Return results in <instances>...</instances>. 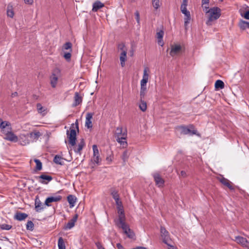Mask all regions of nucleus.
Listing matches in <instances>:
<instances>
[{
    "mask_svg": "<svg viewBox=\"0 0 249 249\" xmlns=\"http://www.w3.org/2000/svg\"><path fill=\"white\" fill-rule=\"evenodd\" d=\"M76 132H79V126L77 120L75 123L72 124L70 126V129L67 130V136L69 140V144L72 147L73 151L76 153H80L81 151L85 146V142L84 139H81L78 143L76 144Z\"/></svg>",
    "mask_w": 249,
    "mask_h": 249,
    "instance_id": "1",
    "label": "nucleus"
},
{
    "mask_svg": "<svg viewBox=\"0 0 249 249\" xmlns=\"http://www.w3.org/2000/svg\"><path fill=\"white\" fill-rule=\"evenodd\" d=\"M208 15V19L206 24L208 26H211L212 22L218 19L221 16V10L218 7H213L211 8L210 10L206 12Z\"/></svg>",
    "mask_w": 249,
    "mask_h": 249,
    "instance_id": "2",
    "label": "nucleus"
},
{
    "mask_svg": "<svg viewBox=\"0 0 249 249\" xmlns=\"http://www.w3.org/2000/svg\"><path fill=\"white\" fill-rule=\"evenodd\" d=\"M149 69L147 67L144 68L143 70L142 79L141 81V89L140 96V98L144 99L146 91V84L149 79V74L148 71Z\"/></svg>",
    "mask_w": 249,
    "mask_h": 249,
    "instance_id": "3",
    "label": "nucleus"
},
{
    "mask_svg": "<svg viewBox=\"0 0 249 249\" xmlns=\"http://www.w3.org/2000/svg\"><path fill=\"white\" fill-rule=\"evenodd\" d=\"M176 128L179 130L181 134L199 136V134L198 133L197 130L195 129L194 125L193 124H190L188 126L184 125L178 126Z\"/></svg>",
    "mask_w": 249,
    "mask_h": 249,
    "instance_id": "4",
    "label": "nucleus"
},
{
    "mask_svg": "<svg viewBox=\"0 0 249 249\" xmlns=\"http://www.w3.org/2000/svg\"><path fill=\"white\" fill-rule=\"evenodd\" d=\"M93 156L91 160V162L94 166H97L101 164L102 159L100 156L99 152L96 144L92 145Z\"/></svg>",
    "mask_w": 249,
    "mask_h": 249,
    "instance_id": "5",
    "label": "nucleus"
},
{
    "mask_svg": "<svg viewBox=\"0 0 249 249\" xmlns=\"http://www.w3.org/2000/svg\"><path fill=\"white\" fill-rule=\"evenodd\" d=\"M60 76V70L58 68L54 69L50 77V84L53 88H56Z\"/></svg>",
    "mask_w": 249,
    "mask_h": 249,
    "instance_id": "6",
    "label": "nucleus"
},
{
    "mask_svg": "<svg viewBox=\"0 0 249 249\" xmlns=\"http://www.w3.org/2000/svg\"><path fill=\"white\" fill-rule=\"evenodd\" d=\"M5 136L4 139L12 142H17L18 141V137L12 132V127H7V129L2 133Z\"/></svg>",
    "mask_w": 249,
    "mask_h": 249,
    "instance_id": "7",
    "label": "nucleus"
},
{
    "mask_svg": "<svg viewBox=\"0 0 249 249\" xmlns=\"http://www.w3.org/2000/svg\"><path fill=\"white\" fill-rule=\"evenodd\" d=\"M119 214L118 218L114 220L115 225L118 227H120L122 226H124L126 224L125 222V216L124 211H120L118 212Z\"/></svg>",
    "mask_w": 249,
    "mask_h": 249,
    "instance_id": "8",
    "label": "nucleus"
},
{
    "mask_svg": "<svg viewBox=\"0 0 249 249\" xmlns=\"http://www.w3.org/2000/svg\"><path fill=\"white\" fill-rule=\"evenodd\" d=\"M160 233L162 241L164 244H167L168 242H172V240L170 237L169 232L165 229L164 227H160Z\"/></svg>",
    "mask_w": 249,
    "mask_h": 249,
    "instance_id": "9",
    "label": "nucleus"
},
{
    "mask_svg": "<svg viewBox=\"0 0 249 249\" xmlns=\"http://www.w3.org/2000/svg\"><path fill=\"white\" fill-rule=\"evenodd\" d=\"M180 10L182 14L185 16L184 18V26L186 29L191 21V14L190 12L187 10V7H180Z\"/></svg>",
    "mask_w": 249,
    "mask_h": 249,
    "instance_id": "10",
    "label": "nucleus"
},
{
    "mask_svg": "<svg viewBox=\"0 0 249 249\" xmlns=\"http://www.w3.org/2000/svg\"><path fill=\"white\" fill-rule=\"evenodd\" d=\"M153 177L155 182L156 185L159 187H163L164 184V180L161 178L158 173H155L153 174Z\"/></svg>",
    "mask_w": 249,
    "mask_h": 249,
    "instance_id": "11",
    "label": "nucleus"
},
{
    "mask_svg": "<svg viewBox=\"0 0 249 249\" xmlns=\"http://www.w3.org/2000/svg\"><path fill=\"white\" fill-rule=\"evenodd\" d=\"M234 240L236 243L241 245L243 247L249 249V241L246 238L240 236H237L235 237Z\"/></svg>",
    "mask_w": 249,
    "mask_h": 249,
    "instance_id": "12",
    "label": "nucleus"
},
{
    "mask_svg": "<svg viewBox=\"0 0 249 249\" xmlns=\"http://www.w3.org/2000/svg\"><path fill=\"white\" fill-rule=\"evenodd\" d=\"M181 50V47L180 45H175L171 46V51L170 52V55L174 57L177 55H178Z\"/></svg>",
    "mask_w": 249,
    "mask_h": 249,
    "instance_id": "13",
    "label": "nucleus"
},
{
    "mask_svg": "<svg viewBox=\"0 0 249 249\" xmlns=\"http://www.w3.org/2000/svg\"><path fill=\"white\" fill-rule=\"evenodd\" d=\"M127 137L126 131L124 132L123 136L116 137V141L121 144L123 146L125 147L127 146V143L126 141Z\"/></svg>",
    "mask_w": 249,
    "mask_h": 249,
    "instance_id": "14",
    "label": "nucleus"
},
{
    "mask_svg": "<svg viewBox=\"0 0 249 249\" xmlns=\"http://www.w3.org/2000/svg\"><path fill=\"white\" fill-rule=\"evenodd\" d=\"M61 199L62 196L59 195L48 197L46 198L45 201V204L47 206H50L49 204L50 203L57 202L60 201Z\"/></svg>",
    "mask_w": 249,
    "mask_h": 249,
    "instance_id": "15",
    "label": "nucleus"
},
{
    "mask_svg": "<svg viewBox=\"0 0 249 249\" xmlns=\"http://www.w3.org/2000/svg\"><path fill=\"white\" fill-rule=\"evenodd\" d=\"M39 182L42 184H47L49 182L51 181L53 178L51 176L42 174L38 177Z\"/></svg>",
    "mask_w": 249,
    "mask_h": 249,
    "instance_id": "16",
    "label": "nucleus"
},
{
    "mask_svg": "<svg viewBox=\"0 0 249 249\" xmlns=\"http://www.w3.org/2000/svg\"><path fill=\"white\" fill-rule=\"evenodd\" d=\"M119 228H122L123 230L124 233L127 235L128 238H133L134 237L135 234L134 232L131 230L127 224L124 225V226H122L119 227Z\"/></svg>",
    "mask_w": 249,
    "mask_h": 249,
    "instance_id": "17",
    "label": "nucleus"
},
{
    "mask_svg": "<svg viewBox=\"0 0 249 249\" xmlns=\"http://www.w3.org/2000/svg\"><path fill=\"white\" fill-rule=\"evenodd\" d=\"M93 114L89 112L87 114L86 117L85 126L88 128H91L92 127L91 119Z\"/></svg>",
    "mask_w": 249,
    "mask_h": 249,
    "instance_id": "18",
    "label": "nucleus"
},
{
    "mask_svg": "<svg viewBox=\"0 0 249 249\" xmlns=\"http://www.w3.org/2000/svg\"><path fill=\"white\" fill-rule=\"evenodd\" d=\"M11 127V124L7 121H3L0 118V128L1 133H3L7 129V127Z\"/></svg>",
    "mask_w": 249,
    "mask_h": 249,
    "instance_id": "19",
    "label": "nucleus"
},
{
    "mask_svg": "<svg viewBox=\"0 0 249 249\" xmlns=\"http://www.w3.org/2000/svg\"><path fill=\"white\" fill-rule=\"evenodd\" d=\"M82 102V97L80 96L78 92H76L74 94V102L72 104V107H75L80 104Z\"/></svg>",
    "mask_w": 249,
    "mask_h": 249,
    "instance_id": "20",
    "label": "nucleus"
},
{
    "mask_svg": "<svg viewBox=\"0 0 249 249\" xmlns=\"http://www.w3.org/2000/svg\"><path fill=\"white\" fill-rule=\"evenodd\" d=\"M78 218L77 214H75L72 219H71L66 224L65 229H71L74 226L75 223Z\"/></svg>",
    "mask_w": 249,
    "mask_h": 249,
    "instance_id": "21",
    "label": "nucleus"
},
{
    "mask_svg": "<svg viewBox=\"0 0 249 249\" xmlns=\"http://www.w3.org/2000/svg\"><path fill=\"white\" fill-rule=\"evenodd\" d=\"M219 181L224 185L227 186L231 190H234V188L231 184V182L227 178L222 177L219 179Z\"/></svg>",
    "mask_w": 249,
    "mask_h": 249,
    "instance_id": "22",
    "label": "nucleus"
},
{
    "mask_svg": "<svg viewBox=\"0 0 249 249\" xmlns=\"http://www.w3.org/2000/svg\"><path fill=\"white\" fill-rule=\"evenodd\" d=\"M126 54L127 50H123L120 54V60L121 65L122 67H124L125 66V62L126 60Z\"/></svg>",
    "mask_w": 249,
    "mask_h": 249,
    "instance_id": "23",
    "label": "nucleus"
},
{
    "mask_svg": "<svg viewBox=\"0 0 249 249\" xmlns=\"http://www.w3.org/2000/svg\"><path fill=\"white\" fill-rule=\"evenodd\" d=\"M28 217V214L25 213L18 212L16 213L14 218L18 221H22Z\"/></svg>",
    "mask_w": 249,
    "mask_h": 249,
    "instance_id": "24",
    "label": "nucleus"
},
{
    "mask_svg": "<svg viewBox=\"0 0 249 249\" xmlns=\"http://www.w3.org/2000/svg\"><path fill=\"white\" fill-rule=\"evenodd\" d=\"M35 209L37 212H40L43 209V206L38 198L35 199Z\"/></svg>",
    "mask_w": 249,
    "mask_h": 249,
    "instance_id": "25",
    "label": "nucleus"
},
{
    "mask_svg": "<svg viewBox=\"0 0 249 249\" xmlns=\"http://www.w3.org/2000/svg\"><path fill=\"white\" fill-rule=\"evenodd\" d=\"M238 26L240 29L242 30L249 29V22L243 20H240L238 23Z\"/></svg>",
    "mask_w": 249,
    "mask_h": 249,
    "instance_id": "26",
    "label": "nucleus"
},
{
    "mask_svg": "<svg viewBox=\"0 0 249 249\" xmlns=\"http://www.w3.org/2000/svg\"><path fill=\"white\" fill-rule=\"evenodd\" d=\"M67 199L68 202L69 203L70 207L72 208L74 207V206L75 205V203L76 202V197L73 195H70L67 196Z\"/></svg>",
    "mask_w": 249,
    "mask_h": 249,
    "instance_id": "27",
    "label": "nucleus"
},
{
    "mask_svg": "<svg viewBox=\"0 0 249 249\" xmlns=\"http://www.w3.org/2000/svg\"><path fill=\"white\" fill-rule=\"evenodd\" d=\"M7 15L8 17L13 18L14 16V12L13 6L11 4H9L7 7Z\"/></svg>",
    "mask_w": 249,
    "mask_h": 249,
    "instance_id": "28",
    "label": "nucleus"
},
{
    "mask_svg": "<svg viewBox=\"0 0 249 249\" xmlns=\"http://www.w3.org/2000/svg\"><path fill=\"white\" fill-rule=\"evenodd\" d=\"M104 6V4L100 1H96L93 4L92 11L96 12L98 9L102 8Z\"/></svg>",
    "mask_w": 249,
    "mask_h": 249,
    "instance_id": "29",
    "label": "nucleus"
},
{
    "mask_svg": "<svg viewBox=\"0 0 249 249\" xmlns=\"http://www.w3.org/2000/svg\"><path fill=\"white\" fill-rule=\"evenodd\" d=\"M140 103L139 104L140 109L143 112L146 111L147 109V104L146 102L143 100V99L140 98Z\"/></svg>",
    "mask_w": 249,
    "mask_h": 249,
    "instance_id": "30",
    "label": "nucleus"
},
{
    "mask_svg": "<svg viewBox=\"0 0 249 249\" xmlns=\"http://www.w3.org/2000/svg\"><path fill=\"white\" fill-rule=\"evenodd\" d=\"M53 162L56 164L62 165L63 163V159L59 155H55L53 159Z\"/></svg>",
    "mask_w": 249,
    "mask_h": 249,
    "instance_id": "31",
    "label": "nucleus"
},
{
    "mask_svg": "<svg viewBox=\"0 0 249 249\" xmlns=\"http://www.w3.org/2000/svg\"><path fill=\"white\" fill-rule=\"evenodd\" d=\"M214 86L215 89H222L224 88V83L222 81L217 80L215 83Z\"/></svg>",
    "mask_w": 249,
    "mask_h": 249,
    "instance_id": "32",
    "label": "nucleus"
},
{
    "mask_svg": "<svg viewBox=\"0 0 249 249\" xmlns=\"http://www.w3.org/2000/svg\"><path fill=\"white\" fill-rule=\"evenodd\" d=\"M58 247L59 249H66L65 244L62 237H60L58 241Z\"/></svg>",
    "mask_w": 249,
    "mask_h": 249,
    "instance_id": "33",
    "label": "nucleus"
},
{
    "mask_svg": "<svg viewBox=\"0 0 249 249\" xmlns=\"http://www.w3.org/2000/svg\"><path fill=\"white\" fill-rule=\"evenodd\" d=\"M62 50L72 52V44L70 42H66L63 45Z\"/></svg>",
    "mask_w": 249,
    "mask_h": 249,
    "instance_id": "34",
    "label": "nucleus"
},
{
    "mask_svg": "<svg viewBox=\"0 0 249 249\" xmlns=\"http://www.w3.org/2000/svg\"><path fill=\"white\" fill-rule=\"evenodd\" d=\"M41 136V134L39 131L32 132L30 133V136L34 140H37Z\"/></svg>",
    "mask_w": 249,
    "mask_h": 249,
    "instance_id": "35",
    "label": "nucleus"
},
{
    "mask_svg": "<svg viewBox=\"0 0 249 249\" xmlns=\"http://www.w3.org/2000/svg\"><path fill=\"white\" fill-rule=\"evenodd\" d=\"M124 132V131H123V128L122 126L117 127L116 132L115 133V138L123 136Z\"/></svg>",
    "mask_w": 249,
    "mask_h": 249,
    "instance_id": "36",
    "label": "nucleus"
},
{
    "mask_svg": "<svg viewBox=\"0 0 249 249\" xmlns=\"http://www.w3.org/2000/svg\"><path fill=\"white\" fill-rule=\"evenodd\" d=\"M111 194L113 198L115 200V202H118V201L119 200H120L119 195V194L118 193V192L117 191H116L115 190H113L111 192Z\"/></svg>",
    "mask_w": 249,
    "mask_h": 249,
    "instance_id": "37",
    "label": "nucleus"
},
{
    "mask_svg": "<svg viewBox=\"0 0 249 249\" xmlns=\"http://www.w3.org/2000/svg\"><path fill=\"white\" fill-rule=\"evenodd\" d=\"M26 228L27 230L33 231L34 230V224L32 221H28L26 225Z\"/></svg>",
    "mask_w": 249,
    "mask_h": 249,
    "instance_id": "38",
    "label": "nucleus"
},
{
    "mask_svg": "<svg viewBox=\"0 0 249 249\" xmlns=\"http://www.w3.org/2000/svg\"><path fill=\"white\" fill-rule=\"evenodd\" d=\"M36 107L38 112L40 114H45V111L46 109L42 107V106L40 103H37L36 104Z\"/></svg>",
    "mask_w": 249,
    "mask_h": 249,
    "instance_id": "39",
    "label": "nucleus"
},
{
    "mask_svg": "<svg viewBox=\"0 0 249 249\" xmlns=\"http://www.w3.org/2000/svg\"><path fill=\"white\" fill-rule=\"evenodd\" d=\"M35 162L36 163V170L40 171L42 169V164L41 162L38 159H35Z\"/></svg>",
    "mask_w": 249,
    "mask_h": 249,
    "instance_id": "40",
    "label": "nucleus"
},
{
    "mask_svg": "<svg viewBox=\"0 0 249 249\" xmlns=\"http://www.w3.org/2000/svg\"><path fill=\"white\" fill-rule=\"evenodd\" d=\"M12 226L10 225L3 224L0 225V228L2 230H10L12 228Z\"/></svg>",
    "mask_w": 249,
    "mask_h": 249,
    "instance_id": "41",
    "label": "nucleus"
},
{
    "mask_svg": "<svg viewBox=\"0 0 249 249\" xmlns=\"http://www.w3.org/2000/svg\"><path fill=\"white\" fill-rule=\"evenodd\" d=\"M71 52H72L69 51L68 52L65 53L63 55V57H64V58L68 61H69L71 60Z\"/></svg>",
    "mask_w": 249,
    "mask_h": 249,
    "instance_id": "42",
    "label": "nucleus"
},
{
    "mask_svg": "<svg viewBox=\"0 0 249 249\" xmlns=\"http://www.w3.org/2000/svg\"><path fill=\"white\" fill-rule=\"evenodd\" d=\"M152 5L155 9H158L160 7V0H152Z\"/></svg>",
    "mask_w": 249,
    "mask_h": 249,
    "instance_id": "43",
    "label": "nucleus"
},
{
    "mask_svg": "<svg viewBox=\"0 0 249 249\" xmlns=\"http://www.w3.org/2000/svg\"><path fill=\"white\" fill-rule=\"evenodd\" d=\"M117 206L118 212L120 211H124L123 206L122 203L120 200H119L118 202H115Z\"/></svg>",
    "mask_w": 249,
    "mask_h": 249,
    "instance_id": "44",
    "label": "nucleus"
},
{
    "mask_svg": "<svg viewBox=\"0 0 249 249\" xmlns=\"http://www.w3.org/2000/svg\"><path fill=\"white\" fill-rule=\"evenodd\" d=\"M240 15L242 17H244L247 19H249V10L246 11L244 13L240 12Z\"/></svg>",
    "mask_w": 249,
    "mask_h": 249,
    "instance_id": "45",
    "label": "nucleus"
},
{
    "mask_svg": "<svg viewBox=\"0 0 249 249\" xmlns=\"http://www.w3.org/2000/svg\"><path fill=\"white\" fill-rule=\"evenodd\" d=\"M135 16L136 19L138 24L140 25V16L139 12L138 11L135 12Z\"/></svg>",
    "mask_w": 249,
    "mask_h": 249,
    "instance_id": "46",
    "label": "nucleus"
},
{
    "mask_svg": "<svg viewBox=\"0 0 249 249\" xmlns=\"http://www.w3.org/2000/svg\"><path fill=\"white\" fill-rule=\"evenodd\" d=\"M163 35H164L163 31H162V30H160V31L158 32L157 34V36L158 39H162Z\"/></svg>",
    "mask_w": 249,
    "mask_h": 249,
    "instance_id": "47",
    "label": "nucleus"
},
{
    "mask_svg": "<svg viewBox=\"0 0 249 249\" xmlns=\"http://www.w3.org/2000/svg\"><path fill=\"white\" fill-rule=\"evenodd\" d=\"M171 242H168L167 244H165L168 246V249H178L176 246H175L170 244Z\"/></svg>",
    "mask_w": 249,
    "mask_h": 249,
    "instance_id": "48",
    "label": "nucleus"
},
{
    "mask_svg": "<svg viewBox=\"0 0 249 249\" xmlns=\"http://www.w3.org/2000/svg\"><path fill=\"white\" fill-rule=\"evenodd\" d=\"M202 7L203 8V11L205 12V13L206 14V12H208L209 10H210L209 5H202Z\"/></svg>",
    "mask_w": 249,
    "mask_h": 249,
    "instance_id": "49",
    "label": "nucleus"
},
{
    "mask_svg": "<svg viewBox=\"0 0 249 249\" xmlns=\"http://www.w3.org/2000/svg\"><path fill=\"white\" fill-rule=\"evenodd\" d=\"M95 245L97 248L98 249H105L101 245V243L100 242H96L95 243Z\"/></svg>",
    "mask_w": 249,
    "mask_h": 249,
    "instance_id": "50",
    "label": "nucleus"
},
{
    "mask_svg": "<svg viewBox=\"0 0 249 249\" xmlns=\"http://www.w3.org/2000/svg\"><path fill=\"white\" fill-rule=\"evenodd\" d=\"M124 44L122 43V44H120L118 45V48L119 49L121 50L122 51V52L123 51V50H126V49H124Z\"/></svg>",
    "mask_w": 249,
    "mask_h": 249,
    "instance_id": "51",
    "label": "nucleus"
},
{
    "mask_svg": "<svg viewBox=\"0 0 249 249\" xmlns=\"http://www.w3.org/2000/svg\"><path fill=\"white\" fill-rule=\"evenodd\" d=\"M188 4V0H183L180 7H187Z\"/></svg>",
    "mask_w": 249,
    "mask_h": 249,
    "instance_id": "52",
    "label": "nucleus"
},
{
    "mask_svg": "<svg viewBox=\"0 0 249 249\" xmlns=\"http://www.w3.org/2000/svg\"><path fill=\"white\" fill-rule=\"evenodd\" d=\"M209 0H202V5H209Z\"/></svg>",
    "mask_w": 249,
    "mask_h": 249,
    "instance_id": "53",
    "label": "nucleus"
},
{
    "mask_svg": "<svg viewBox=\"0 0 249 249\" xmlns=\"http://www.w3.org/2000/svg\"><path fill=\"white\" fill-rule=\"evenodd\" d=\"M25 3L28 4H32L34 2V0H24Z\"/></svg>",
    "mask_w": 249,
    "mask_h": 249,
    "instance_id": "54",
    "label": "nucleus"
},
{
    "mask_svg": "<svg viewBox=\"0 0 249 249\" xmlns=\"http://www.w3.org/2000/svg\"><path fill=\"white\" fill-rule=\"evenodd\" d=\"M127 151H124V153H123V160H124L125 159L127 158Z\"/></svg>",
    "mask_w": 249,
    "mask_h": 249,
    "instance_id": "55",
    "label": "nucleus"
},
{
    "mask_svg": "<svg viewBox=\"0 0 249 249\" xmlns=\"http://www.w3.org/2000/svg\"><path fill=\"white\" fill-rule=\"evenodd\" d=\"M158 44L160 45L161 46H162L163 45V42L162 41V39H158Z\"/></svg>",
    "mask_w": 249,
    "mask_h": 249,
    "instance_id": "56",
    "label": "nucleus"
},
{
    "mask_svg": "<svg viewBox=\"0 0 249 249\" xmlns=\"http://www.w3.org/2000/svg\"><path fill=\"white\" fill-rule=\"evenodd\" d=\"M180 176L182 177H185L186 176V173L184 171H181L180 172Z\"/></svg>",
    "mask_w": 249,
    "mask_h": 249,
    "instance_id": "57",
    "label": "nucleus"
},
{
    "mask_svg": "<svg viewBox=\"0 0 249 249\" xmlns=\"http://www.w3.org/2000/svg\"><path fill=\"white\" fill-rule=\"evenodd\" d=\"M116 246L118 249H123V247L120 243H117Z\"/></svg>",
    "mask_w": 249,
    "mask_h": 249,
    "instance_id": "58",
    "label": "nucleus"
},
{
    "mask_svg": "<svg viewBox=\"0 0 249 249\" xmlns=\"http://www.w3.org/2000/svg\"><path fill=\"white\" fill-rule=\"evenodd\" d=\"M106 160L109 162H110L112 161V157L111 156L107 157L106 158Z\"/></svg>",
    "mask_w": 249,
    "mask_h": 249,
    "instance_id": "59",
    "label": "nucleus"
},
{
    "mask_svg": "<svg viewBox=\"0 0 249 249\" xmlns=\"http://www.w3.org/2000/svg\"><path fill=\"white\" fill-rule=\"evenodd\" d=\"M134 249H146V248L143 247L138 246L136 248H134Z\"/></svg>",
    "mask_w": 249,
    "mask_h": 249,
    "instance_id": "60",
    "label": "nucleus"
},
{
    "mask_svg": "<svg viewBox=\"0 0 249 249\" xmlns=\"http://www.w3.org/2000/svg\"><path fill=\"white\" fill-rule=\"evenodd\" d=\"M11 96L12 97H16L18 96V93L17 92H15L12 94Z\"/></svg>",
    "mask_w": 249,
    "mask_h": 249,
    "instance_id": "61",
    "label": "nucleus"
},
{
    "mask_svg": "<svg viewBox=\"0 0 249 249\" xmlns=\"http://www.w3.org/2000/svg\"><path fill=\"white\" fill-rule=\"evenodd\" d=\"M29 143V142L27 141V142H20V144L21 145H26V144H28Z\"/></svg>",
    "mask_w": 249,
    "mask_h": 249,
    "instance_id": "62",
    "label": "nucleus"
}]
</instances>
